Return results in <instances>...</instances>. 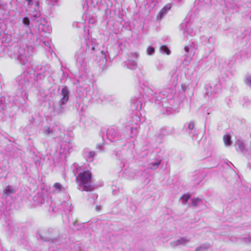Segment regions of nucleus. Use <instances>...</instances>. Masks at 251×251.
Returning <instances> with one entry per match:
<instances>
[{"instance_id":"8","label":"nucleus","mask_w":251,"mask_h":251,"mask_svg":"<svg viewBox=\"0 0 251 251\" xmlns=\"http://www.w3.org/2000/svg\"><path fill=\"white\" fill-rule=\"evenodd\" d=\"M147 52L148 55H151L154 52V49L152 47H149L147 49Z\"/></svg>"},{"instance_id":"5","label":"nucleus","mask_w":251,"mask_h":251,"mask_svg":"<svg viewBox=\"0 0 251 251\" xmlns=\"http://www.w3.org/2000/svg\"><path fill=\"white\" fill-rule=\"evenodd\" d=\"M223 141L226 146H230L232 143L230 135L229 134H226L224 135L223 136Z\"/></svg>"},{"instance_id":"1","label":"nucleus","mask_w":251,"mask_h":251,"mask_svg":"<svg viewBox=\"0 0 251 251\" xmlns=\"http://www.w3.org/2000/svg\"><path fill=\"white\" fill-rule=\"evenodd\" d=\"M92 174L89 170H83L76 177V181L82 191L90 192L93 190L91 185Z\"/></svg>"},{"instance_id":"3","label":"nucleus","mask_w":251,"mask_h":251,"mask_svg":"<svg viewBox=\"0 0 251 251\" xmlns=\"http://www.w3.org/2000/svg\"><path fill=\"white\" fill-rule=\"evenodd\" d=\"M171 9V4H167L163 6V7L159 11L157 18L162 19L163 16L166 14Z\"/></svg>"},{"instance_id":"6","label":"nucleus","mask_w":251,"mask_h":251,"mask_svg":"<svg viewBox=\"0 0 251 251\" xmlns=\"http://www.w3.org/2000/svg\"><path fill=\"white\" fill-rule=\"evenodd\" d=\"M160 50L164 52H165L167 55H169L171 53L168 48L165 45L161 46Z\"/></svg>"},{"instance_id":"13","label":"nucleus","mask_w":251,"mask_h":251,"mask_svg":"<svg viewBox=\"0 0 251 251\" xmlns=\"http://www.w3.org/2000/svg\"><path fill=\"white\" fill-rule=\"evenodd\" d=\"M27 2L28 5H32L34 0H25Z\"/></svg>"},{"instance_id":"12","label":"nucleus","mask_w":251,"mask_h":251,"mask_svg":"<svg viewBox=\"0 0 251 251\" xmlns=\"http://www.w3.org/2000/svg\"><path fill=\"white\" fill-rule=\"evenodd\" d=\"M188 127L189 129L192 130L194 127V124L193 123H190L189 124Z\"/></svg>"},{"instance_id":"15","label":"nucleus","mask_w":251,"mask_h":251,"mask_svg":"<svg viewBox=\"0 0 251 251\" xmlns=\"http://www.w3.org/2000/svg\"><path fill=\"white\" fill-rule=\"evenodd\" d=\"M192 203H193V205H196V202H193Z\"/></svg>"},{"instance_id":"4","label":"nucleus","mask_w":251,"mask_h":251,"mask_svg":"<svg viewBox=\"0 0 251 251\" xmlns=\"http://www.w3.org/2000/svg\"><path fill=\"white\" fill-rule=\"evenodd\" d=\"M16 190L12 186H6L3 190V193L6 197L10 196L11 194L15 193Z\"/></svg>"},{"instance_id":"2","label":"nucleus","mask_w":251,"mask_h":251,"mask_svg":"<svg viewBox=\"0 0 251 251\" xmlns=\"http://www.w3.org/2000/svg\"><path fill=\"white\" fill-rule=\"evenodd\" d=\"M61 95L62 97L61 99V104L63 105L65 104L69 99V91L66 86L62 88L61 90Z\"/></svg>"},{"instance_id":"9","label":"nucleus","mask_w":251,"mask_h":251,"mask_svg":"<svg viewBox=\"0 0 251 251\" xmlns=\"http://www.w3.org/2000/svg\"><path fill=\"white\" fill-rule=\"evenodd\" d=\"M54 187L58 191L61 190V185L59 183H55L53 185Z\"/></svg>"},{"instance_id":"11","label":"nucleus","mask_w":251,"mask_h":251,"mask_svg":"<svg viewBox=\"0 0 251 251\" xmlns=\"http://www.w3.org/2000/svg\"><path fill=\"white\" fill-rule=\"evenodd\" d=\"M25 25H28L29 24V21L27 18H25L23 20Z\"/></svg>"},{"instance_id":"7","label":"nucleus","mask_w":251,"mask_h":251,"mask_svg":"<svg viewBox=\"0 0 251 251\" xmlns=\"http://www.w3.org/2000/svg\"><path fill=\"white\" fill-rule=\"evenodd\" d=\"M190 198V195L188 194H184L182 196L181 199L184 201L185 202H187L189 199Z\"/></svg>"},{"instance_id":"16","label":"nucleus","mask_w":251,"mask_h":251,"mask_svg":"<svg viewBox=\"0 0 251 251\" xmlns=\"http://www.w3.org/2000/svg\"><path fill=\"white\" fill-rule=\"evenodd\" d=\"M157 2H158V0H156V2H155V4H154L155 5Z\"/></svg>"},{"instance_id":"10","label":"nucleus","mask_w":251,"mask_h":251,"mask_svg":"<svg viewBox=\"0 0 251 251\" xmlns=\"http://www.w3.org/2000/svg\"><path fill=\"white\" fill-rule=\"evenodd\" d=\"M131 56L132 57H134V58H135L136 59H137L139 55V53L137 52H136V51L132 52L131 53Z\"/></svg>"},{"instance_id":"14","label":"nucleus","mask_w":251,"mask_h":251,"mask_svg":"<svg viewBox=\"0 0 251 251\" xmlns=\"http://www.w3.org/2000/svg\"><path fill=\"white\" fill-rule=\"evenodd\" d=\"M243 143H240L239 145V148H240V149H242L243 148Z\"/></svg>"}]
</instances>
